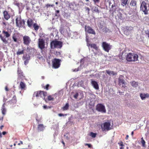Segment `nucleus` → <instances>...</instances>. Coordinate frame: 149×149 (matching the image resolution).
Returning a JSON list of instances; mask_svg holds the SVG:
<instances>
[{"label": "nucleus", "instance_id": "obj_1", "mask_svg": "<svg viewBox=\"0 0 149 149\" xmlns=\"http://www.w3.org/2000/svg\"><path fill=\"white\" fill-rule=\"evenodd\" d=\"M138 55L134 53H128L125 56L126 60L128 62H135L138 60Z\"/></svg>", "mask_w": 149, "mask_h": 149}, {"label": "nucleus", "instance_id": "obj_2", "mask_svg": "<svg viewBox=\"0 0 149 149\" xmlns=\"http://www.w3.org/2000/svg\"><path fill=\"white\" fill-rule=\"evenodd\" d=\"M16 26L19 28H24L25 25V21L22 19L20 15L17 16L15 19Z\"/></svg>", "mask_w": 149, "mask_h": 149}, {"label": "nucleus", "instance_id": "obj_3", "mask_svg": "<svg viewBox=\"0 0 149 149\" xmlns=\"http://www.w3.org/2000/svg\"><path fill=\"white\" fill-rule=\"evenodd\" d=\"M62 46V42L56 40L52 41L50 44V48L52 49L61 48Z\"/></svg>", "mask_w": 149, "mask_h": 149}, {"label": "nucleus", "instance_id": "obj_4", "mask_svg": "<svg viewBox=\"0 0 149 149\" xmlns=\"http://www.w3.org/2000/svg\"><path fill=\"white\" fill-rule=\"evenodd\" d=\"M61 59L55 58L52 60V67L55 69H57L59 68L61 65Z\"/></svg>", "mask_w": 149, "mask_h": 149}, {"label": "nucleus", "instance_id": "obj_5", "mask_svg": "<svg viewBox=\"0 0 149 149\" xmlns=\"http://www.w3.org/2000/svg\"><path fill=\"white\" fill-rule=\"evenodd\" d=\"M101 46L103 50L107 52H109L111 48V45L110 44L106 42H103L102 43Z\"/></svg>", "mask_w": 149, "mask_h": 149}, {"label": "nucleus", "instance_id": "obj_6", "mask_svg": "<svg viewBox=\"0 0 149 149\" xmlns=\"http://www.w3.org/2000/svg\"><path fill=\"white\" fill-rule=\"evenodd\" d=\"M110 126L111 123L109 122H106L102 125L101 127L103 131H108L111 129Z\"/></svg>", "mask_w": 149, "mask_h": 149}, {"label": "nucleus", "instance_id": "obj_7", "mask_svg": "<svg viewBox=\"0 0 149 149\" xmlns=\"http://www.w3.org/2000/svg\"><path fill=\"white\" fill-rule=\"evenodd\" d=\"M95 109L96 110L99 112L102 113L106 112L105 106L102 104H98L96 106Z\"/></svg>", "mask_w": 149, "mask_h": 149}, {"label": "nucleus", "instance_id": "obj_8", "mask_svg": "<svg viewBox=\"0 0 149 149\" xmlns=\"http://www.w3.org/2000/svg\"><path fill=\"white\" fill-rule=\"evenodd\" d=\"M140 8L141 10L144 13L145 15L148 14V10H147V3L144 1H143L141 4Z\"/></svg>", "mask_w": 149, "mask_h": 149}, {"label": "nucleus", "instance_id": "obj_9", "mask_svg": "<svg viewBox=\"0 0 149 149\" xmlns=\"http://www.w3.org/2000/svg\"><path fill=\"white\" fill-rule=\"evenodd\" d=\"M47 95V93L46 92L39 91L35 92L33 93V96L36 97H42L45 96Z\"/></svg>", "mask_w": 149, "mask_h": 149}, {"label": "nucleus", "instance_id": "obj_10", "mask_svg": "<svg viewBox=\"0 0 149 149\" xmlns=\"http://www.w3.org/2000/svg\"><path fill=\"white\" fill-rule=\"evenodd\" d=\"M85 29L86 32L89 34H91L94 35L95 34V31L90 26H85Z\"/></svg>", "mask_w": 149, "mask_h": 149}, {"label": "nucleus", "instance_id": "obj_11", "mask_svg": "<svg viewBox=\"0 0 149 149\" xmlns=\"http://www.w3.org/2000/svg\"><path fill=\"white\" fill-rule=\"evenodd\" d=\"M133 28L131 26H126L124 29V33L126 35H129L132 32Z\"/></svg>", "mask_w": 149, "mask_h": 149}, {"label": "nucleus", "instance_id": "obj_12", "mask_svg": "<svg viewBox=\"0 0 149 149\" xmlns=\"http://www.w3.org/2000/svg\"><path fill=\"white\" fill-rule=\"evenodd\" d=\"M38 47L41 50H42L45 48V42L42 39H39L38 43Z\"/></svg>", "mask_w": 149, "mask_h": 149}, {"label": "nucleus", "instance_id": "obj_13", "mask_svg": "<svg viewBox=\"0 0 149 149\" xmlns=\"http://www.w3.org/2000/svg\"><path fill=\"white\" fill-rule=\"evenodd\" d=\"M18 79L23 80L25 78V76L23 72L20 70L18 69L17 71Z\"/></svg>", "mask_w": 149, "mask_h": 149}, {"label": "nucleus", "instance_id": "obj_14", "mask_svg": "<svg viewBox=\"0 0 149 149\" xmlns=\"http://www.w3.org/2000/svg\"><path fill=\"white\" fill-rule=\"evenodd\" d=\"M23 41L24 44L28 45L30 43L31 40L30 38L28 36H25L23 37Z\"/></svg>", "mask_w": 149, "mask_h": 149}, {"label": "nucleus", "instance_id": "obj_15", "mask_svg": "<svg viewBox=\"0 0 149 149\" xmlns=\"http://www.w3.org/2000/svg\"><path fill=\"white\" fill-rule=\"evenodd\" d=\"M136 3L137 2L136 0H131L130 3V5L131 8L136 9Z\"/></svg>", "mask_w": 149, "mask_h": 149}, {"label": "nucleus", "instance_id": "obj_16", "mask_svg": "<svg viewBox=\"0 0 149 149\" xmlns=\"http://www.w3.org/2000/svg\"><path fill=\"white\" fill-rule=\"evenodd\" d=\"M118 84L120 86H122V87H125V81L123 79L120 77L118 79Z\"/></svg>", "mask_w": 149, "mask_h": 149}, {"label": "nucleus", "instance_id": "obj_17", "mask_svg": "<svg viewBox=\"0 0 149 149\" xmlns=\"http://www.w3.org/2000/svg\"><path fill=\"white\" fill-rule=\"evenodd\" d=\"M91 84L93 87L96 90H98L99 89V86L97 82L91 80Z\"/></svg>", "mask_w": 149, "mask_h": 149}, {"label": "nucleus", "instance_id": "obj_18", "mask_svg": "<svg viewBox=\"0 0 149 149\" xmlns=\"http://www.w3.org/2000/svg\"><path fill=\"white\" fill-rule=\"evenodd\" d=\"M17 102L16 97L15 96H14L12 99L8 101V104L10 105H13L16 103Z\"/></svg>", "mask_w": 149, "mask_h": 149}, {"label": "nucleus", "instance_id": "obj_19", "mask_svg": "<svg viewBox=\"0 0 149 149\" xmlns=\"http://www.w3.org/2000/svg\"><path fill=\"white\" fill-rule=\"evenodd\" d=\"M110 12L112 13V14H113L114 13L116 12V5L115 3H114L112 4L111 7H109Z\"/></svg>", "mask_w": 149, "mask_h": 149}, {"label": "nucleus", "instance_id": "obj_20", "mask_svg": "<svg viewBox=\"0 0 149 149\" xmlns=\"http://www.w3.org/2000/svg\"><path fill=\"white\" fill-rule=\"evenodd\" d=\"M89 45L91 46V48H93L96 50L98 52H99L100 51V49L98 48V47L97 46L96 44L94 43L89 44Z\"/></svg>", "mask_w": 149, "mask_h": 149}, {"label": "nucleus", "instance_id": "obj_21", "mask_svg": "<svg viewBox=\"0 0 149 149\" xmlns=\"http://www.w3.org/2000/svg\"><path fill=\"white\" fill-rule=\"evenodd\" d=\"M140 97L142 100H144L146 98L149 97V94L141 93L140 94Z\"/></svg>", "mask_w": 149, "mask_h": 149}, {"label": "nucleus", "instance_id": "obj_22", "mask_svg": "<svg viewBox=\"0 0 149 149\" xmlns=\"http://www.w3.org/2000/svg\"><path fill=\"white\" fill-rule=\"evenodd\" d=\"M19 86L20 89L22 90H25L26 88V84L22 81L20 82Z\"/></svg>", "mask_w": 149, "mask_h": 149}, {"label": "nucleus", "instance_id": "obj_23", "mask_svg": "<svg viewBox=\"0 0 149 149\" xmlns=\"http://www.w3.org/2000/svg\"><path fill=\"white\" fill-rule=\"evenodd\" d=\"M4 18L6 20H8L10 17V15L9 14L7 11H5L3 12Z\"/></svg>", "mask_w": 149, "mask_h": 149}, {"label": "nucleus", "instance_id": "obj_24", "mask_svg": "<svg viewBox=\"0 0 149 149\" xmlns=\"http://www.w3.org/2000/svg\"><path fill=\"white\" fill-rule=\"evenodd\" d=\"M45 128V127L43 124H40L38 126V130L39 131H43Z\"/></svg>", "mask_w": 149, "mask_h": 149}, {"label": "nucleus", "instance_id": "obj_25", "mask_svg": "<svg viewBox=\"0 0 149 149\" xmlns=\"http://www.w3.org/2000/svg\"><path fill=\"white\" fill-rule=\"evenodd\" d=\"M2 33L4 36L6 38H8L10 36V33L5 30H3V31Z\"/></svg>", "mask_w": 149, "mask_h": 149}, {"label": "nucleus", "instance_id": "obj_26", "mask_svg": "<svg viewBox=\"0 0 149 149\" xmlns=\"http://www.w3.org/2000/svg\"><path fill=\"white\" fill-rule=\"evenodd\" d=\"M33 20L32 19H28L27 21V23L28 26L29 27H31L33 25Z\"/></svg>", "mask_w": 149, "mask_h": 149}, {"label": "nucleus", "instance_id": "obj_27", "mask_svg": "<svg viewBox=\"0 0 149 149\" xmlns=\"http://www.w3.org/2000/svg\"><path fill=\"white\" fill-rule=\"evenodd\" d=\"M132 86L136 88L138 86V83L135 81H132L130 82Z\"/></svg>", "mask_w": 149, "mask_h": 149}, {"label": "nucleus", "instance_id": "obj_28", "mask_svg": "<svg viewBox=\"0 0 149 149\" xmlns=\"http://www.w3.org/2000/svg\"><path fill=\"white\" fill-rule=\"evenodd\" d=\"M1 32V31H0V33ZM0 38L1 39V40L3 41V42L5 43H8V41L6 39L4 38L1 35V34H0Z\"/></svg>", "mask_w": 149, "mask_h": 149}, {"label": "nucleus", "instance_id": "obj_29", "mask_svg": "<svg viewBox=\"0 0 149 149\" xmlns=\"http://www.w3.org/2000/svg\"><path fill=\"white\" fill-rule=\"evenodd\" d=\"M23 59L24 61V64L25 65H26L29 62V58L28 57H25L23 56Z\"/></svg>", "mask_w": 149, "mask_h": 149}, {"label": "nucleus", "instance_id": "obj_30", "mask_svg": "<svg viewBox=\"0 0 149 149\" xmlns=\"http://www.w3.org/2000/svg\"><path fill=\"white\" fill-rule=\"evenodd\" d=\"M106 72L110 75H115L116 74L114 71H111L109 70H106Z\"/></svg>", "mask_w": 149, "mask_h": 149}, {"label": "nucleus", "instance_id": "obj_31", "mask_svg": "<svg viewBox=\"0 0 149 149\" xmlns=\"http://www.w3.org/2000/svg\"><path fill=\"white\" fill-rule=\"evenodd\" d=\"M33 26L34 28V30L36 31H37L40 27V26L36 23H34L33 24Z\"/></svg>", "mask_w": 149, "mask_h": 149}, {"label": "nucleus", "instance_id": "obj_32", "mask_svg": "<svg viewBox=\"0 0 149 149\" xmlns=\"http://www.w3.org/2000/svg\"><path fill=\"white\" fill-rule=\"evenodd\" d=\"M5 104L4 103L3 105H2L1 110L2 112V113L3 115H5V114L6 112V109L5 108Z\"/></svg>", "mask_w": 149, "mask_h": 149}, {"label": "nucleus", "instance_id": "obj_33", "mask_svg": "<svg viewBox=\"0 0 149 149\" xmlns=\"http://www.w3.org/2000/svg\"><path fill=\"white\" fill-rule=\"evenodd\" d=\"M69 105L68 103H66L65 105L62 107V109L63 111L67 110L69 108Z\"/></svg>", "mask_w": 149, "mask_h": 149}, {"label": "nucleus", "instance_id": "obj_34", "mask_svg": "<svg viewBox=\"0 0 149 149\" xmlns=\"http://www.w3.org/2000/svg\"><path fill=\"white\" fill-rule=\"evenodd\" d=\"M104 3L106 5H108L109 6H110L111 3L110 0H105Z\"/></svg>", "mask_w": 149, "mask_h": 149}, {"label": "nucleus", "instance_id": "obj_35", "mask_svg": "<svg viewBox=\"0 0 149 149\" xmlns=\"http://www.w3.org/2000/svg\"><path fill=\"white\" fill-rule=\"evenodd\" d=\"M121 5L124 6L127 4L128 0H121Z\"/></svg>", "mask_w": 149, "mask_h": 149}, {"label": "nucleus", "instance_id": "obj_36", "mask_svg": "<svg viewBox=\"0 0 149 149\" xmlns=\"http://www.w3.org/2000/svg\"><path fill=\"white\" fill-rule=\"evenodd\" d=\"M12 38L15 42H17V38L16 35L15 33H14L12 36Z\"/></svg>", "mask_w": 149, "mask_h": 149}, {"label": "nucleus", "instance_id": "obj_37", "mask_svg": "<svg viewBox=\"0 0 149 149\" xmlns=\"http://www.w3.org/2000/svg\"><path fill=\"white\" fill-rule=\"evenodd\" d=\"M93 11L99 13H100V11L98 9V8L97 7H95L93 8Z\"/></svg>", "mask_w": 149, "mask_h": 149}, {"label": "nucleus", "instance_id": "obj_38", "mask_svg": "<svg viewBox=\"0 0 149 149\" xmlns=\"http://www.w3.org/2000/svg\"><path fill=\"white\" fill-rule=\"evenodd\" d=\"M47 100L48 101H54V98L52 95H50L48 96Z\"/></svg>", "mask_w": 149, "mask_h": 149}, {"label": "nucleus", "instance_id": "obj_39", "mask_svg": "<svg viewBox=\"0 0 149 149\" xmlns=\"http://www.w3.org/2000/svg\"><path fill=\"white\" fill-rule=\"evenodd\" d=\"M141 143H142L143 146H145L146 142L145 140L143 139V137L141 138Z\"/></svg>", "mask_w": 149, "mask_h": 149}, {"label": "nucleus", "instance_id": "obj_40", "mask_svg": "<svg viewBox=\"0 0 149 149\" xmlns=\"http://www.w3.org/2000/svg\"><path fill=\"white\" fill-rule=\"evenodd\" d=\"M96 134L93 132H91L90 133V136L93 138H95L96 137Z\"/></svg>", "mask_w": 149, "mask_h": 149}, {"label": "nucleus", "instance_id": "obj_41", "mask_svg": "<svg viewBox=\"0 0 149 149\" xmlns=\"http://www.w3.org/2000/svg\"><path fill=\"white\" fill-rule=\"evenodd\" d=\"M24 52V50H23L21 51H18L17 52V55H19L23 54Z\"/></svg>", "mask_w": 149, "mask_h": 149}, {"label": "nucleus", "instance_id": "obj_42", "mask_svg": "<svg viewBox=\"0 0 149 149\" xmlns=\"http://www.w3.org/2000/svg\"><path fill=\"white\" fill-rule=\"evenodd\" d=\"M85 8V9L86 11H87L88 14H89V12L90 10V8L88 7H86Z\"/></svg>", "mask_w": 149, "mask_h": 149}, {"label": "nucleus", "instance_id": "obj_43", "mask_svg": "<svg viewBox=\"0 0 149 149\" xmlns=\"http://www.w3.org/2000/svg\"><path fill=\"white\" fill-rule=\"evenodd\" d=\"M49 84H47L46 86H43L44 88L46 89L47 90H49Z\"/></svg>", "mask_w": 149, "mask_h": 149}, {"label": "nucleus", "instance_id": "obj_44", "mask_svg": "<svg viewBox=\"0 0 149 149\" xmlns=\"http://www.w3.org/2000/svg\"><path fill=\"white\" fill-rule=\"evenodd\" d=\"M61 53L59 51H56L55 53V54L57 56H58L61 55Z\"/></svg>", "mask_w": 149, "mask_h": 149}, {"label": "nucleus", "instance_id": "obj_45", "mask_svg": "<svg viewBox=\"0 0 149 149\" xmlns=\"http://www.w3.org/2000/svg\"><path fill=\"white\" fill-rule=\"evenodd\" d=\"M54 5V4L50 5L49 4H47L46 5V6L47 8H49L50 7H53Z\"/></svg>", "mask_w": 149, "mask_h": 149}, {"label": "nucleus", "instance_id": "obj_46", "mask_svg": "<svg viewBox=\"0 0 149 149\" xmlns=\"http://www.w3.org/2000/svg\"><path fill=\"white\" fill-rule=\"evenodd\" d=\"M95 4L98 3L100 2V0H93Z\"/></svg>", "mask_w": 149, "mask_h": 149}, {"label": "nucleus", "instance_id": "obj_47", "mask_svg": "<svg viewBox=\"0 0 149 149\" xmlns=\"http://www.w3.org/2000/svg\"><path fill=\"white\" fill-rule=\"evenodd\" d=\"M84 97L83 95L82 92H80V99H81Z\"/></svg>", "mask_w": 149, "mask_h": 149}, {"label": "nucleus", "instance_id": "obj_48", "mask_svg": "<svg viewBox=\"0 0 149 149\" xmlns=\"http://www.w3.org/2000/svg\"><path fill=\"white\" fill-rule=\"evenodd\" d=\"M78 93H77L74 95V97L75 99H77L78 97Z\"/></svg>", "mask_w": 149, "mask_h": 149}, {"label": "nucleus", "instance_id": "obj_49", "mask_svg": "<svg viewBox=\"0 0 149 149\" xmlns=\"http://www.w3.org/2000/svg\"><path fill=\"white\" fill-rule=\"evenodd\" d=\"M60 11L59 10H56V14L55 15L56 16H59V15H58V14L59 13Z\"/></svg>", "mask_w": 149, "mask_h": 149}, {"label": "nucleus", "instance_id": "obj_50", "mask_svg": "<svg viewBox=\"0 0 149 149\" xmlns=\"http://www.w3.org/2000/svg\"><path fill=\"white\" fill-rule=\"evenodd\" d=\"M118 144L121 146L123 147L124 146V145L123 144V142L122 141H121L118 143Z\"/></svg>", "mask_w": 149, "mask_h": 149}, {"label": "nucleus", "instance_id": "obj_51", "mask_svg": "<svg viewBox=\"0 0 149 149\" xmlns=\"http://www.w3.org/2000/svg\"><path fill=\"white\" fill-rule=\"evenodd\" d=\"M58 115L60 116H66L67 115V114H65V115L63 114V113H59L58 114Z\"/></svg>", "mask_w": 149, "mask_h": 149}, {"label": "nucleus", "instance_id": "obj_52", "mask_svg": "<svg viewBox=\"0 0 149 149\" xmlns=\"http://www.w3.org/2000/svg\"><path fill=\"white\" fill-rule=\"evenodd\" d=\"M85 146H87L88 148H91V145L90 144L86 143L85 145Z\"/></svg>", "mask_w": 149, "mask_h": 149}, {"label": "nucleus", "instance_id": "obj_53", "mask_svg": "<svg viewBox=\"0 0 149 149\" xmlns=\"http://www.w3.org/2000/svg\"><path fill=\"white\" fill-rule=\"evenodd\" d=\"M119 58L121 59V60H123V57L122 56V55H121V56H120L119 57Z\"/></svg>", "mask_w": 149, "mask_h": 149}, {"label": "nucleus", "instance_id": "obj_54", "mask_svg": "<svg viewBox=\"0 0 149 149\" xmlns=\"http://www.w3.org/2000/svg\"><path fill=\"white\" fill-rule=\"evenodd\" d=\"M5 90L6 91H8L9 90L7 86H6L5 87Z\"/></svg>", "mask_w": 149, "mask_h": 149}, {"label": "nucleus", "instance_id": "obj_55", "mask_svg": "<svg viewBox=\"0 0 149 149\" xmlns=\"http://www.w3.org/2000/svg\"><path fill=\"white\" fill-rule=\"evenodd\" d=\"M20 143H18V145H20L21 144H23V142L22 141H20Z\"/></svg>", "mask_w": 149, "mask_h": 149}, {"label": "nucleus", "instance_id": "obj_56", "mask_svg": "<svg viewBox=\"0 0 149 149\" xmlns=\"http://www.w3.org/2000/svg\"><path fill=\"white\" fill-rule=\"evenodd\" d=\"M146 32H147L146 33L147 34V35L148 36V37L149 38V30L147 31Z\"/></svg>", "mask_w": 149, "mask_h": 149}, {"label": "nucleus", "instance_id": "obj_57", "mask_svg": "<svg viewBox=\"0 0 149 149\" xmlns=\"http://www.w3.org/2000/svg\"><path fill=\"white\" fill-rule=\"evenodd\" d=\"M2 134L3 135H5L6 134H7V132H2Z\"/></svg>", "mask_w": 149, "mask_h": 149}, {"label": "nucleus", "instance_id": "obj_58", "mask_svg": "<svg viewBox=\"0 0 149 149\" xmlns=\"http://www.w3.org/2000/svg\"><path fill=\"white\" fill-rule=\"evenodd\" d=\"M43 108L44 109H45L47 108V107L46 105H44L43 106Z\"/></svg>", "mask_w": 149, "mask_h": 149}, {"label": "nucleus", "instance_id": "obj_59", "mask_svg": "<svg viewBox=\"0 0 149 149\" xmlns=\"http://www.w3.org/2000/svg\"><path fill=\"white\" fill-rule=\"evenodd\" d=\"M62 143L63 144L64 146H65V143L64 142V141H62Z\"/></svg>", "mask_w": 149, "mask_h": 149}, {"label": "nucleus", "instance_id": "obj_60", "mask_svg": "<svg viewBox=\"0 0 149 149\" xmlns=\"http://www.w3.org/2000/svg\"><path fill=\"white\" fill-rule=\"evenodd\" d=\"M128 137H129V136L128 135H127L126 136V137H125V139L126 140L128 139Z\"/></svg>", "mask_w": 149, "mask_h": 149}, {"label": "nucleus", "instance_id": "obj_61", "mask_svg": "<svg viewBox=\"0 0 149 149\" xmlns=\"http://www.w3.org/2000/svg\"><path fill=\"white\" fill-rule=\"evenodd\" d=\"M4 127L3 125H1L0 127V129L1 130L2 129L3 127Z\"/></svg>", "mask_w": 149, "mask_h": 149}, {"label": "nucleus", "instance_id": "obj_62", "mask_svg": "<svg viewBox=\"0 0 149 149\" xmlns=\"http://www.w3.org/2000/svg\"><path fill=\"white\" fill-rule=\"evenodd\" d=\"M134 134V132L132 131L131 133V135L132 136Z\"/></svg>", "mask_w": 149, "mask_h": 149}, {"label": "nucleus", "instance_id": "obj_63", "mask_svg": "<svg viewBox=\"0 0 149 149\" xmlns=\"http://www.w3.org/2000/svg\"><path fill=\"white\" fill-rule=\"evenodd\" d=\"M2 137V134L0 132V138Z\"/></svg>", "mask_w": 149, "mask_h": 149}, {"label": "nucleus", "instance_id": "obj_64", "mask_svg": "<svg viewBox=\"0 0 149 149\" xmlns=\"http://www.w3.org/2000/svg\"><path fill=\"white\" fill-rule=\"evenodd\" d=\"M124 149V148L123 147L121 146V147L120 148V149Z\"/></svg>", "mask_w": 149, "mask_h": 149}]
</instances>
